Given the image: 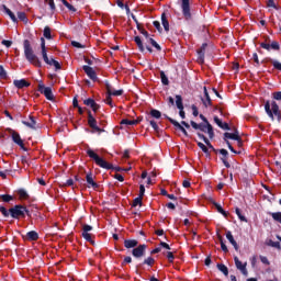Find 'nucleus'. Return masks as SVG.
Masks as SVG:
<instances>
[{"instance_id":"35","label":"nucleus","mask_w":281,"mask_h":281,"mask_svg":"<svg viewBox=\"0 0 281 281\" xmlns=\"http://www.w3.org/2000/svg\"><path fill=\"white\" fill-rule=\"evenodd\" d=\"M149 115L155 120H161V112L159 110L151 109Z\"/></svg>"},{"instance_id":"3","label":"nucleus","mask_w":281,"mask_h":281,"mask_svg":"<svg viewBox=\"0 0 281 281\" xmlns=\"http://www.w3.org/2000/svg\"><path fill=\"white\" fill-rule=\"evenodd\" d=\"M23 47L26 60L31 63V65H34V67H43L41 59H38V56H36V54H34V49H32V44L30 43V40H24Z\"/></svg>"},{"instance_id":"29","label":"nucleus","mask_w":281,"mask_h":281,"mask_svg":"<svg viewBox=\"0 0 281 281\" xmlns=\"http://www.w3.org/2000/svg\"><path fill=\"white\" fill-rule=\"evenodd\" d=\"M161 23H162L165 32H170V22H168L166 12L161 13Z\"/></svg>"},{"instance_id":"10","label":"nucleus","mask_w":281,"mask_h":281,"mask_svg":"<svg viewBox=\"0 0 281 281\" xmlns=\"http://www.w3.org/2000/svg\"><path fill=\"white\" fill-rule=\"evenodd\" d=\"M146 248L147 246L145 244L136 246L132 250V256L137 259L144 258L146 256Z\"/></svg>"},{"instance_id":"6","label":"nucleus","mask_w":281,"mask_h":281,"mask_svg":"<svg viewBox=\"0 0 281 281\" xmlns=\"http://www.w3.org/2000/svg\"><path fill=\"white\" fill-rule=\"evenodd\" d=\"M192 128L195 131H202V133H207L210 139H214V127L210 123H196L194 121L190 122Z\"/></svg>"},{"instance_id":"60","label":"nucleus","mask_w":281,"mask_h":281,"mask_svg":"<svg viewBox=\"0 0 281 281\" xmlns=\"http://www.w3.org/2000/svg\"><path fill=\"white\" fill-rule=\"evenodd\" d=\"M191 109H192V115L194 117H199V108H196V105L192 104Z\"/></svg>"},{"instance_id":"36","label":"nucleus","mask_w":281,"mask_h":281,"mask_svg":"<svg viewBox=\"0 0 281 281\" xmlns=\"http://www.w3.org/2000/svg\"><path fill=\"white\" fill-rule=\"evenodd\" d=\"M217 238L220 240L222 251H224V254H227L229 249L227 248V245H225V241L223 240V236L217 235Z\"/></svg>"},{"instance_id":"39","label":"nucleus","mask_w":281,"mask_h":281,"mask_svg":"<svg viewBox=\"0 0 281 281\" xmlns=\"http://www.w3.org/2000/svg\"><path fill=\"white\" fill-rule=\"evenodd\" d=\"M270 216H272L273 221H276V223H280L281 224V212H269L268 213Z\"/></svg>"},{"instance_id":"18","label":"nucleus","mask_w":281,"mask_h":281,"mask_svg":"<svg viewBox=\"0 0 281 281\" xmlns=\"http://www.w3.org/2000/svg\"><path fill=\"white\" fill-rule=\"evenodd\" d=\"M205 49H207V43H203L200 49H198V63H200V65L205 63Z\"/></svg>"},{"instance_id":"13","label":"nucleus","mask_w":281,"mask_h":281,"mask_svg":"<svg viewBox=\"0 0 281 281\" xmlns=\"http://www.w3.org/2000/svg\"><path fill=\"white\" fill-rule=\"evenodd\" d=\"M164 117H166V120H168V122H170V124H172V126H175L177 131H181V133H183V135L188 137V131L186 130V127H183V125H181V123L168 116L167 114H164Z\"/></svg>"},{"instance_id":"23","label":"nucleus","mask_w":281,"mask_h":281,"mask_svg":"<svg viewBox=\"0 0 281 281\" xmlns=\"http://www.w3.org/2000/svg\"><path fill=\"white\" fill-rule=\"evenodd\" d=\"M2 10L4 14H7L13 23H19V19L14 14V12H12V10H10L5 4H2Z\"/></svg>"},{"instance_id":"45","label":"nucleus","mask_w":281,"mask_h":281,"mask_svg":"<svg viewBox=\"0 0 281 281\" xmlns=\"http://www.w3.org/2000/svg\"><path fill=\"white\" fill-rule=\"evenodd\" d=\"M235 213L238 216L239 221H241L243 223H247V217L243 215V213L240 212V209L236 207Z\"/></svg>"},{"instance_id":"2","label":"nucleus","mask_w":281,"mask_h":281,"mask_svg":"<svg viewBox=\"0 0 281 281\" xmlns=\"http://www.w3.org/2000/svg\"><path fill=\"white\" fill-rule=\"evenodd\" d=\"M87 155L90 157V159H93L99 168H103L104 170H115V172H128V170H131V168L124 169L121 167H114L113 164L108 162L103 158L99 157V155L95 154V151H93L91 148L87 149Z\"/></svg>"},{"instance_id":"63","label":"nucleus","mask_w":281,"mask_h":281,"mask_svg":"<svg viewBox=\"0 0 281 281\" xmlns=\"http://www.w3.org/2000/svg\"><path fill=\"white\" fill-rule=\"evenodd\" d=\"M260 261L262 262V265H271V262L269 261V259L266 256H259Z\"/></svg>"},{"instance_id":"32","label":"nucleus","mask_w":281,"mask_h":281,"mask_svg":"<svg viewBox=\"0 0 281 281\" xmlns=\"http://www.w3.org/2000/svg\"><path fill=\"white\" fill-rule=\"evenodd\" d=\"M234 262H235V267L241 271V269H245V267H247V263L243 265V261L240 259H238V257H234Z\"/></svg>"},{"instance_id":"20","label":"nucleus","mask_w":281,"mask_h":281,"mask_svg":"<svg viewBox=\"0 0 281 281\" xmlns=\"http://www.w3.org/2000/svg\"><path fill=\"white\" fill-rule=\"evenodd\" d=\"M203 91H204V98H201V101L205 106V109H207V106H212V98H210V92H207V87H204Z\"/></svg>"},{"instance_id":"30","label":"nucleus","mask_w":281,"mask_h":281,"mask_svg":"<svg viewBox=\"0 0 281 281\" xmlns=\"http://www.w3.org/2000/svg\"><path fill=\"white\" fill-rule=\"evenodd\" d=\"M134 43H136L139 52H142V53L146 52V47H144V42L142 41V37L135 36L134 37Z\"/></svg>"},{"instance_id":"49","label":"nucleus","mask_w":281,"mask_h":281,"mask_svg":"<svg viewBox=\"0 0 281 281\" xmlns=\"http://www.w3.org/2000/svg\"><path fill=\"white\" fill-rule=\"evenodd\" d=\"M18 19L23 23H27V15L25 14V12H18Z\"/></svg>"},{"instance_id":"37","label":"nucleus","mask_w":281,"mask_h":281,"mask_svg":"<svg viewBox=\"0 0 281 281\" xmlns=\"http://www.w3.org/2000/svg\"><path fill=\"white\" fill-rule=\"evenodd\" d=\"M18 194L20 199H23L24 201H27V199H30V194H27V191H25V189H19Z\"/></svg>"},{"instance_id":"17","label":"nucleus","mask_w":281,"mask_h":281,"mask_svg":"<svg viewBox=\"0 0 281 281\" xmlns=\"http://www.w3.org/2000/svg\"><path fill=\"white\" fill-rule=\"evenodd\" d=\"M220 155H222L220 157L221 161L224 164L225 168H232V165H229V151H227V149H220L218 150Z\"/></svg>"},{"instance_id":"25","label":"nucleus","mask_w":281,"mask_h":281,"mask_svg":"<svg viewBox=\"0 0 281 281\" xmlns=\"http://www.w3.org/2000/svg\"><path fill=\"white\" fill-rule=\"evenodd\" d=\"M30 121H22V124L26 126L27 128H32L33 131H36V120L34 116L30 115L29 116Z\"/></svg>"},{"instance_id":"44","label":"nucleus","mask_w":281,"mask_h":281,"mask_svg":"<svg viewBox=\"0 0 281 281\" xmlns=\"http://www.w3.org/2000/svg\"><path fill=\"white\" fill-rule=\"evenodd\" d=\"M0 79L8 80V71L3 68V65H0Z\"/></svg>"},{"instance_id":"54","label":"nucleus","mask_w":281,"mask_h":281,"mask_svg":"<svg viewBox=\"0 0 281 281\" xmlns=\"http://www.w3.org/2000/svg\"><path fill=\"white\" fill-rule=\"evenodd\" d=\"M166 256L169 262H175V254H172V251H167Z\"/></svg>"},{"instance_id":"15","label":"nucleus","mask_w":281,"mask_h":281,"mask_svg":"<svg viewBox=\"0 0 281 281\" xmlns=\"http://www.w3.org/2000/svg\"><path fill=\"white\" fill-rule=\"evenodd\" d=\"M82 69L86 74V76H88V78H90V80H92V82H98V74L93 70V68L91 66H82Z\"/></svg>"},{"instance_id":"26","label":"nucleus","mask_w":281,"mask_h":281,"mask_svg":"<svg viewBox=\"0 0 281 281\" xmlns=\"http://www.w3.org/2000/svg\"><path fill=\"white\" fill-rule=\"evenodd\" d=\"M226 238L231 245H233L235 251H238L240 247L238 246V243H236V239H234V235H232V231L226 232Z\"/></svg>"},{"instance_id":"4","label":"nucleus","mask_w":281,"mask_h":281,"mask_svg":"<svg viewBox=\"0 0 281 281\" xmlns=\"http://www.w3.org/2000/svg\"><path fill=\"white\" fill-rule=\"evenodd\" d=\"M41 49H42V57L44 63H46V65H49L50 67H55L56 71H58V69H61L63 67L60 66V63H58V60L54 59V57H48L47 56V47L45 46V37H41Z\"/></svg>"},{"instance_id":"50","label":"nucleus","mask_w":281,"mask_h":281,"mask_svg":"<svg viewBox=\"0 0 281 281\" xmlns=\"http://www.w3.org/2000/svg\"><path fill=\"white\" fill-rule=\"evenodd\" d=\"M269 63L278 70L281 71V63L278 60L270 59Z\"/></svg>"},{"instance_id":"1","label":"nucleus","mask_w":281,"mask_h":281,"mask_svg":"<svg viewBox=\"0 0 281 281\" xmlns=\"http://www.w3.org/2000/svg\"><path fill=\"white\" fill-rule=\"evenodd\" d=\"M0 212L4 218H14L15 221H20V218H25L26 216L31 217L32 213L27 210V206L23 204H16L9 210L5 206H0Z\"/></svg>"},{"instance_id":"14","label":"nucleus","mask_w":281,"mask_h":281,"mask_svg":"<svg viewBox=\"0 0 281 281\" xmlns=\"http://www.w3.org/2000/svg\"><path fill=\"white\" fill-rule=\"evenodd\" d=\"M176 106L179 110V115L181 120H186V111L183 110V97H181L180 94L176 95Z\"/></svg>"},{"instance_id":"12","label":"nucleus","mask_w":281,"mask_h":281,"mask_svg":"<svg viewBox=\"0 0 281 281\" xmlns=\"http://www.w3.org/2000/svg\"><path fill=\"white\" fill-rule=\"evenodd\" d=\"M11 139L13 144H16V146L21 148V150H24L25 153H27L25 143H23V138H21V134H19V132H13Z\"/></svg>"},{"instance_id":"55","label":"nucleus","mask_w":281,"mask_h":281,"mask_svg":"<svg viewBox=\"0 0 281 281\" xmlns=\"http://www.w3.org/2000/svg\"><path fill=\"white\" fill-rule=\"evenodd\" d=\"M110 95H114V97L124 95V90L123 89H121V90H112Z\"/></svg>"},{"instance_id":"51","label":"nucleus","mask_w":281,"mask_h":281,"mask_svg":"<svg viewBox=\"0 0 281 281\" xmlns=\"http://www.w3.org/2000/svg\"><path fill=\"white\" fill-rule=\"evenodd\" d=\"M268 246L269 247H274V249H280V241H273V240H269L268 241Z\"/></svg>"},{"instance_id":"21","label":"nucleus","mask_w":281,"mask_h":281,"mask_svg":"<svg viewBox=\"0 0 281 281\" xmlns=\"http://www.w3.org/2000/svg\"><path fill=\"white\" fill-rule=\"evenodd\" d=\"M22 238L29 241L38 240V233L36 231H30L25 235H22Z\"/></svg>"},{"instance_id":"43","label":"nucleus","mask_w":281,"mask_h":281,"mask_svg":"<svg viewBox=\"0 0 281 281\" xmlns=\"http://www.w3.org/2000/svg\"><path fill=\"white\" fill-rule=\"evenodd\" d=\"M0 199L3 201V203H10V201H14V196L10 194H2L0 195Z\"/></svg>"},{"instance_id":"46","label":"nucleus","mask_w":281,"mask_h":281,"mask_svg":"<svg viewBox=\"0 0 281 281\" xmlns=\"http://www.w3.org/2000/svg\"><path fill=\"white\" fill-rule=\"evenodd\" d=\"M144 200V198L142 196H137L134 199L133 203H132V207H137V205H139L142 207V201Z\"/></svg>"},{"instance_id":"19","label":"nucleus","mask_w":281,"mask_h":281,"mask_svg":"<svg viewBox=\"0 0 281 281\" xmlns=\"http://www.w3.org/2000/svg\"><path fill=\"white\" fill-rule=\"evenodd\" d=\"M227 139H234L238 144H240V135L238 133V130H235L234 133L225 132L224 133V140L227 142Z\"/></svg>"},{"instance_id":"47","label":"nucleus","mask_w":281,"mask_h":281,"mask_svg":"<svg viewBox=\"0 0 281 281\" xmlns=\"http://www.w3.org/2000/svg\"><path fill=\"white\" fill-rule=\"evenodd\" d=\"M61 188H71L74 187V179H68L65 182H61Z\"/></svg>"},{"instance_id":"41","label":"nucleus","mask_w":281,"mask_h":281,"mask_svg":"<svg viewBox=\"0 0 281 281\" xmlns=\"http://www.w3.org/2000/svg\"><path fill=\"white\" fill-rule=\"evenodd\" d=\"M140 265H147V267H154L155 266V258L147 257L144 259V261Z\"/></svg>"},{"instance_id":"38","label":"nucleus","mask_w":281,"mask_h":281,"mask_svg":"<svg viewBox=\"0 0 281 281\" xmlns=\"http://www.w3.org/2000/svg\"><path fill=\"white\" fill-rule=\"evenodd\" d=\"M160 80L161 83L165 85V87H168V85H170V80H168V76H166V72H164V70L160 71Z\"/></svg>"},{"instance_id":"22","label":"nucleus","mask_w":281,"mask_h":281,"mask_svg":"<svg viewBox=\"0 0 281 281\" xmlns=\"http://www.w3.org/2000/svg\"><path fill=\"white\" fill-rule=\"evenodd\" d=\"M86 181L88 183V188H92L93 190H98L100 188V184L93 181V173H87Z\"/></svg>"},{"instance_id":"5","label":"nucleus","mask_w":281,"mask_h":281,"mask_svg":"<svg viewBox=\"0 0 281 281\" xmlns=\"http://www.w3.org/2000/svg\"><path fill=\"white\" fill-rule=\"evenodd\" d=\"M265 111L272 121L276 120L277 117L278 122H280L281 120L280 106H278V103L276 101H272V102L267 101L265 103Z\"/></svg>"},{"instance_id":"11","label":"nucleus","mask_w":281,"mask_h":281,"mask_svg":"<svg viewBox=\"0 0 281 281\" xmlns=\"http://www.w3.org/2000/svg\"><path fill=\"white\" fill-rule=\"evenodd\" d=\"M181 9L182 14L186 19V21H190L192 19V13L190 12V0H181Z\"/></svg>"},{"instance_id":"8","label":"nucleus","mask_w":281,"mask_h":281,"mask_svg":"<svg viewBox=\"0 0 281 281\" xmlns=\"http://www.w3.org/2000/svg\"><path fill=\"white\" fill-rule=\"evenodd\" d=\"M89 232H93V226L89 225V224H85L82 226V238H85V240H87V243H91V245H95V241H93V235L90 234Z\"/></svg>"},{"instance_id":"16","label":"nucleus","mask_w":281,"mask_h":281,"mask_svg":"<svg viewBox=\"0 0 281 281\" xmlns=\"http://www.w3.org/2000/svg\"><path fill=\"white\" fill-rule=\"evenodd\" d=\"M260 47L262 49H267V52H271V49H274V52H279L280 43L277 41L271 42V44L262 42V43H260Z\"/></svg>"},{"instance_id":"7","label":"nucleus","mask_w":281,"mask_h":281,"mask_svg":"<svg viewBox=\"0 0 281 281\" xmlns=\"http://www.w3.org/2000/svg\"><path fill=\"white\" fill-rule=\"evenodd\" d=\"M88 125L92 128V133H104V130L98 126V121L94 119L91 111L88 112Z\"/></svg>"},{"instance_id":"28","label":"nucleus","mask_w":281,"mask_h":281,"mask_svg":"<svg viewBox=\"0 0 281 281\" xmlns=\"http://www.w3.org/2000/svg\"><path fill=\"white\" fill-rule=\"evenodd\" d=\"M214 122L215 124H217V126L220 128H222V131H231L232 128L229 127V124L228 123H223L222 120L218 119V116H214Z\"/></svg>"},{"instance_id":"64","label":"nucleus","mask_w":281,"mask_h":281,"mask_svg":"<svg viewBox=\"0 0 281 281\" xmlns=\"http://www.w3.org/2000/svg\"><path fill=\"white\" fill-rule=\"evenodd\" d=\"M272 98H273V100L280 101L281 100V91L273 92Z\"/></svg>"},{"instance_id":"33","label":"nucleus","mask_w":281,"mask_h":281,"mask_svg":"<svg viewBox=\"0 0 281 281\" xmlns=\"http://www.w3.org/2000/svg\"><path fill=\"white\" fill-rule=\"evenodd\" d=\"M146 43L151 45V47H155L157 52H161V46L153 37L148 38Z\"/></svg>"},{"instance_id":"56","label":"nucleus","mask_w":281,"mask_h":281,"mask_svg":"<svg viewBox=\"0 0 281 281\" xmlns=\"http://www.w3.org/2000/svg\"><path fill=\"white\" fill-rule=\"evenodd\" d=\"M111 97H112L111 94H106L104 102L105 104H109V106L113 108V99Z\"/></svg>"},{"instance_id":"9","label":"nucleus","mask_w":281,"mask_h":281,"mask_svg":"<svg viewBox=\"0 0 281 281\" xmlns=\"http://www.w3.org/2000/svg\"><path fill=\"white\" fill-rule=\"evenodd\" d=\"M38 91H40V93H43V95H45L46 100H49L50 102H53L54 92H52L50 87H45V85L40 83L38 85Z\"/></svg>"},{"instance_id":"58","label":"nucleus","mask_w":281,"mask_h":281,"mask_svg":"<svg viewBox=\"0 0 281 281\" xmlns=\"http://www.w3.org/2000/svg\"><path fill=\"white\" fill-rule=\"evenodd\" d=\"M72 47H77V49H85V45L80 44L77 41L71 42Z\"/></svg>"},{"instance_id":"59","label":"nucleus","mask_w":281,"mask_h":281,"mask_svg":"<svg viewBox=\"0 0 281 281\" xmlns=\"http://www.w3.org/2000/svg\"><path fill=\"white\" fill-rule=\"evenodd\" d=\"M131 262H133V258L127 256L123 259L122 266L124 267L125 265H131Z\"/></svg>"},{"instance_id":"24","label":"nucleus","mask_w":281,"mask_h":281,"mask_svg":"<svg viewBox=\"0 0 281 281\" xmlns=\"http://www.w3.org/2000/svg\"><path fill=\"white\" fill-rule=\"evenodd\" d=\"M13 85H14V87H16V89H25V88L30 87L31 83L25 79H20V80L15 79V80H13Z\"/></svg>"},{"instance_id":"34","label":"nucleus","mask_w":281,"mask_h":281,"mask_svg":"<svg viewBox=\"0 0 281 281\" xmlns=\"http://www.w3.org/2000/svg\"><path fill=\"white\" fill-rule=\"evenodd\" d=\"M146 121L149 122L150 126L154 128L155 133H159V125L155 120H150V116L146 117Z\"/></svg>"},{"instance_id":"52","label":"nucleus","mask_w":281,"mask_h":281,"mask_svg":"<svg viewBox=\"0 0 281 281\" xmlns=\"http://www.w3.org/2000/svg\"><path fill=\"white\" fill-rule=\"evenodd\" d=\"M198 146H199V148H201L202 151L205 153V155H207V153H210V149H207V146H205V144L198 142Z\"/></svg>"},{"instance_id":"61","label":"nucleus","mask_w":281,"mask_h":281,"mask_svg":"<svg viewBox=\"0 0 281 281\" xmlns=\"http://www.w3.org/2000/svg\"><path fill=\"white\" fill-rule=\"evenodd\" d=\"M144 194H146V187H144V184H140L139 186V194H138V196L144 199Z\"/></svg>"},{"instance_id":"62","label":"nucleus","mask_w":281,"mask_h":281,"mask_svg":"<svg viewBox=\"0 0 281 281\" xmlns=\"http://www.w3.org/2000/svg\"><path fill=\"white\" fill-rule=\"evenodd\" d=\"M153 25H154V27H156V30H157L158 32H162L161 23H160L159 21H154V22H153Z\"/></svg>"},{"instance_id":"42","label":"nucleus","mask_w":281,"mask_h":281,"mask_svg":"<svg viewBox=\"0 0 281 281\" xmlns=\"http://www.w3.org/2000/svg\"><path fill=\"white\" fill-rule=\"evenodd\" d=\"M121 124H122V125L125 124V125H127V126H136L137 121H135V120H128V119H123V120L121 121Z\"/></svg>"},{"instance_id":"40","label":"nucleus","mask_w":281,"mask_h":281,"mask_svg":"<svg viewBox=\"0 0 281 281\" xmlns=\"http://www.w3.org/2000/svg\"><path fill=\"white\" fill-rule=\"evenodd\" d=\"M43 35L47 41H52V29L49 26H45Z\"/></svg>"},{"instance_id":"53","label":"nucleus","mask_w":281,"mask_h":281,"mask_svg":"<svg viewBox=\"0 0 281 281\" xmlns=\"http://www.w3.org/2000/svg\"><path fill=\"white\" fill-rule=\"evenodd\" d=\"M94 102H95V100L89 98V99H86V100L83 101V104H86V106H90V108H91V106L94 105Z\"/></svg>"},{"instance_id":"57","label":"nucleus","mask_w":281,"mask_h":281,"mask_svg":"<svg viewBox=\"0 0 281 281\" xmlns=\"http://www.w3.org/2000/svg\"><path fill=\"white\" fill-rule=\"evenodd\" d=\"M105 89H106L108 95H111V93L113 92V86H111L109 81H105Z\"/></svg>"},{"instance_id":"27","label":"nucleus","mask_w":281,"mask_h":281,"mask_svg":"<svg viewBox=\"0 0 281 281\" xmlns=\"http://www.w3.org/2000/svg\"><path fill=\"white\" fill-rule=\"evenodd\" d=\"M139 245V241L136 239H125L124 240V248L125 249H135Z\"/></svg>"},{"instance_id":"31","label":"nucleus","mask_w":281,"mask_h":281,"mask_svg":"<svg viewBox=\"0 0 281 281\" xmlns=\"http://www.w3.org/2000/svg\"><path fill=\"white\" fill-rule=\"evenodd\" d=\"M218 271H221L224 276H229V269L224 263H217L216 265Z\"/></svg>"},{"instance_id":"48","label":"nucleus","mask_w":281,"mask_h":281,"mask_svg":"<svg viewBox=\"0 0 281 281\" xmlns=\"http://www.w3.org/2000/svg\"><path fill=\"white\" fill-rule=\"evenodd\" d=\"M45 3H48L50 12L54 14V12H56V3H54V0H45Z\"/></svg>"}]
</instances>
